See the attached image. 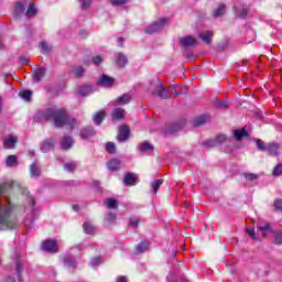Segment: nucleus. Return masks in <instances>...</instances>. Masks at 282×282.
Masks as SVG:
<instances>
[{"mask_svg": "<svg viewBox=\"0 0 282 282\" xmlns=\"http://www.w3.org/2000/svg\"><path fill=\"white\" fill-rule=\"evenodd\" d=\"M106 151L108 153H116V143L113 142L106 143Z\"/></svg>", "mask_w": 282, "mask_h": 282, "instance_id": "nucleus-45", "label": "nucleus"}, {"mask_svg": "<svg viewBox=\"0 0 282 282\" xmlns=\"http://www.w3.org/2000/svg\"><path fill=\"white\" fill-rule=\"evenodd\" d=\"M117 282H128L127 276H119Z\"/></svg>", "mask_w": 282, "mask_h": 282, "instance_id": "nucleus-59", "label": "nucleus"}, {"mask_svg": "<svg viewBox=\"0 0 282 282\" xmlns=\"http://www.w3.org/2000/svg\"><path fill=\"white\" fill-rule=\"evenodd\" d=\"M122 167V162L118 159H112L108 163L109 171H120Z\"/></svg>", "mask_w": 282, "mask_h": 282, "instance_id": "nucleus-18", "label": "nucleus"}, {"mask_svg": "<svg viewBox=\"0 0 282 282\" xmlns=\"http://www.w3.org/2000/svg\"><path fill=\"white\" fill-rule=\"evenodd\" d=\"M91 6V0H82V9L87 10Z\"/></svg>", "mask_w": 282, "mask_h": 282, "instance_id": "nucleus-51", "label": "nucleus"}, {"mask_svg": "<svg viewBox=\"0 0 282 282\" xmlns=\"http://www.w3.org/2000/svg\"><path fill=\"white\" fill-rule=\"evenodd\" d=\"M3 110V97L0 96V113Z\"/></svg>", "mask_w": 282, "mask_h": 282, "instance_id": "nucleus-60", "label": "nucleus"}, {"mask_svg": "<svg viewBox=\"0 0 282 282\" xmlns=\"http://www.w3.org/2000/svg\"><path fill=\"white\" fill-rule=\"evenodd\" d=\"M223 14H226V6L220 4L218 9L214 11L213 15L215 19H217V17H223Z\"/></svg>", "mask_w": 282, "mask_h": 282, "instance_id": "nucleus-38", "label": "nucleus"}, {"mask_svg": "<svg viewBox=\"0 0 282 282\" xmlns=\"http://www.w3.org/2000/svg\"><path fill=\"white\" fill-rule=\"evenodd\" d=\"M199 39H202V41H204V43H206L207 45H210V43H213V32L210 31H205L203 33H199Z\"/></svg>", "mask_w": 282, "mask_h": 282, "instance_id": "nucleus-20", "label": "nucleus"}, {"mask_svg": "<svg viewBox=\"0 0 282 282\" xmlns=\"http://www.w3.org/2000/svg\"><path fill=\"white\" fill-rule=\"evenodd\" d=\"M106 219H107V221H110V223L116 221V214H113V213L107 214Z\"/></svg>", "mask_w": 282, "mask_h": 282, "instance_id": "nucleus-52", "label": "nucleus"}, {"mask_svg": "<svg viewBox=\"0 0 282 282\" xmlns=\"http://www.w3.org/2000/svg\"><path fill=\"white\" fill-rule=\"evenodd\" d=\"M216 107H218L219 109H228V104L226 101H218L216 104Z\"/></svg>", "mask_w": 282, "mask_h": 282, "instance_id": "nucleus-53", "label": "nucleus"}, {"mask_svg": "<svg viewBox=\"0 0 282 282\" xmlns=\"http://www.w3.org/2000/svg\"><path fill=\"white\" fill-rule=\"evenodd\" d=\"M17 272L18 276H21V272H23V264L20 261L17 262Z\"/></svg>", "mask_w": 282, "mask_h": 282, "instance_id": "nucleus-55", "label": "nucleus"}, {"mask_svg": "<svg viewBox=\"0 0 282 282\" xmlns=\"http://www.w3.org/2000/svg\"><path fill=\"white\" fill-rule=\"evenodd\" d=\"M149 90L151 91V94H153V96H159V98H175V96H182V94H186L188 91V88H186V86L164 88L162 82L155 80L150 84Z\"/></svg>", "mask_w": 282, "mask_h": 282, "instance_id": "nucleus-3", "label": "nucleus"}, {"mask_svg": "<svg viewBox=\"0 0 282 282\" xmlns=\"http://www.w3.org/2000/svg\"><path fill=\"white\" fill-rule=\"evenodd\" d=\"M75 78H83L85 76V68L83 66H76L73 68Z\"/></svg>", "mask_w": 282, "mask_h": 282, "instance_id": "nucleus-33", "label": "nucleus"}, {"mask_svg": "<svg viewBox=\"0 0 282 282\" xmlns=\"http://www.w3.org/2000/svg\"><path fill=\"white\" fill-rule=\"evenodd\" d=\"M79 135L82 140H89V138L96 135V131L94 127H86L80 130Z\"/></svg>", "mask_w": 282, "mask_h": 282, "instance_id": "nucleus-15", "label": "nucleus"}, {"mask_svg": "<svg viewBox=\"0 0 282 282\" xmlns=\"http://www.w3.org/2000/svg\"><path fill=\"white\" fill-rule=\"evenodd\" d=\"M106 206H108V208H118V200L116 198H108L105 200Z\"/></svg>", "mask_w": 282, "mask_h": 282, "instance_id": "nucleus-39", "label": "nucleus"}, {"mask_svg": "<svg viewBox=\"0 0 282 282\" xmlns=\"http://www.w3.org/2000/svg\"><path fill=\"white\" fill-rule=\"evenodd\" d=\"M127 111L122 108H115L112 111V120H122Z\"/></svg>", "mask_w": 282, "mask_h": 282, "instance_id": "nucleus-23", "label": "nucleus"}, {"mask_svg": "<svg viewBox=\"0 0 282 282\" xmlns=\"http://www.w3.org/2000/svg\"><path fill=\"white\" fill-rule=\"evenodd\" d=\"M180 45H182V47H193L197 45V40L192 35H187L180 39Z\"/></svg>", "mask_w": 282, "mask_h": 282, "instance_id": "nucleus-13", "label": "nucleus"}, {"mask_svg": "<svg viewBox=\"0 0 282 282\" xmlns=\"http://www.w3.org/2000/svg\"><path fill=\"white\" fill-rule=\"evenodd\" d=\"M258 230L262 234V237H268V232H272V227L270 223H265L264 225L258 226Z\"/></svg>", "mask_w": 282, "mask_h": 282, "instance_id": "nucleus-25", "label": "nucleus"}, {"mask_svg": "<svg viewBox=\"0 0 282 282\" xmlns=\"http://www.w3.org/2000/svg\"><path fill=\"white\" fill-rule=\"evenodd\" d=\"M129 63V59H127V56L122 53L117 54V65L118 67H124Z\"/></svg>", "mask_w": 282, "mask_h": 282, "instance_id": "nucleus-28", "label": "nucleus"}, {"mask_svg": "<svg viewBox=\"0 0 282 282\" xmlns=\"http://www.w3.org/2000/svg\"><path fill=\"white\" fill-rule=\"evenodd\" d=\"M130 129L128 128V126H120L119 127V133L117 135V140H119V142H127V140H129V133H130Z\"/></svg>", "mask_w": 282, "mask_h": 282, "instance_id": "nucleus-11", "label": "nucleus"}, {"mask_svg": "<svg viewBox=\"0 0 282 282\" xmlns=\"http://www.w3.org/2000/svg\"><path fill=\"white\" fill-rule=\"evenodd\" d=\"M93 265H99L100 264V258H95L91 260Z\"/></svg>", "mask_w": 282, "mask_h": 282, "instance_id": "nucleus-58", "label": "nucleus"}, {"mask_svg": "<svg viewBox=\"0 0 282 282\" xmlns=\"http://www.w3.org/2000/svg\"><path fill=\"white\" fill-rule=\"evenodd\" d=\"M42 120H52L54 126L57 128L65 127L67 124L72 130L74 127H76V119L69 118V115H67V110H65V108H47L42 113Z\"/></svg>", "mask_w": 282, "mask_h": 282, "instance_id": "nucleus-1", "label": "nucleus"}, {"mask_svg": "<svg viewBox=\"0 0 282 282\" xmlns=\"http://www.w3.org/2000/svg\"><path fill=\"white\" fill-rule=\"evenodd\" d=\"M245 177L249 182H254V180H259V175L252 173H245Z\"/></svg>", "mask_w": 282, "mask_h": 282, "instance_id": "nucleus-47", "label": "nucleus"}, {"mask_svg": "<svg viewBox=\"0 0 282 282\" xmlns=\"http://www.w3.org/2000/svg\"><path fill=\"white\" fill-rule=\"evenodd\" d=\"M43 76H45V68L44 67H37L33 72V83H41V80H43Z\"/></svg>", "mask_w": 282, "mask_h": 282, "instance_id": "nucleus-16", "label": "nucleus"}, {"mask_svg": "<svg viewBox=\"0 0 282 282\" xmlns=\"http://www.w3.org/2000/svg\"><path fill=\"white\" fill-rule=\"evenodd\" d=\"M138 149H139L140 153H145L147 155H149V153H153V151H155V147H153V144H151V142H149V141H143V142L139 143Z\"/></svg>", "mask_w": 282, "mask_h": 282, "instance_id": "nucleus-12", "label": "nucleus"}, {"mask_svg": "<svg viewBox=\"0 0 282 282\" xmlns=\"http://www.w3.org/2000/svg\"><path fill=\"white\" fill-rule=\"evenodd\" d=\"M138 224H140L139 219H137V218L130 219V226H132V228H138Z\"/></svg>", "mask_w": 282, "mask_h": 282, "instance_id": "nucleus-54", "label": "nucleus"}, {"mask_svg": "<svg viewBox=\"0 0 282 282\" xmlns=\"http://www.w3.org/2000/svg\"><path fill=\"white\" fill-rule=\"evenodd\" d=\"M78 163L74 161L64 164V169L65 171H68V173H74V171H76Z\"/></svg>", "mask_w": 282, "mask_h": 282, "instance_id": "nucleus-34", "label": "nucleus"}, {"mask_svg": "<svg viewBox=\"0 0 282 282\" xmlns=\"http://www.w3.org/2000/svg\"><path fill=\"white\" fill-rule=\"evenodd\" d=\"M89 64H90L89 61L87 59L84 61V65H89Z\"/></svg>", "mask_w": 282, "mask_h": 282, "instance_id": "nucleus-63", "label": "nucleus"}, {"mask_svg": "<svg viewBox=\"0 0 282 282\" xmlns=\"http://www.w3.org/2000/svg\"><path fill=\"white\" fill-rule=\"evenodd\" d=\"M6 188L0 185V197L3 196ZM14 212V205L10 199L0 200V230H14L17 228V220L10 219Z\"/></svg>", "mask_w": 282, "mask_h": 282, "instance_id": "nucleus-2", "label": "nucleus"}, {"mask_svg": "<svg viewBox=\"0 0 282 282\" xmlns=\"http://www.w3.org/2000/svg\"><path fill=\"white\" fill-rule=\"evenodd\" d=\"M94 90L91 89V86L85 85L78 88L79 96H89Z\"/></svg>", "mask_w": 282, "mask_h": 282, "instance_id": "nucleus-31", "label": "nucleus"}, {"mask_svg": "<svg viewBox=\"0 0 282 282\" xmlns=\"http://www.w3.org/2000/svg\"><path fill=\"white\" fill-rule=\"evenodd\" d=\"M273 206H274L275 210H281V213H282V199L281 198L275 199L273 203Z\"/></svg>", "mask_w": 282, "mask_h": 282, "instance_id": "nucleus-49", "label": "nucleus"}, {"mask_svg": "<svg viewBox=\"0 0 282 282\" xmlns=\"http://www.w3.org/2000/svg\"><path fill=\"white\" fill-rule=\"evenodd\" d=\"M116 102H118V105H129V102H131V95L123 94L116 100Z\"/></svg>", "mask_w": 282, "mask_h": 282, "instance_id": "nucleus-30", "label": "nucleus"}, {"mask_svg": "<svg viewBox=\"0 0 282 282\" xmlns=\"http://www.w3.org/2000/svg\"><path fill=\"white\" fill-rule=\"evenodd\" d=\"M42 248L46 252H51V254H56V252H58V245L56 243V240H52V239L45 240L42 243Z\"/></svg>", "mask_w": 282, "mask_h": 282, "instance_id": "nucleus-7", "label": "nucleus"}, {"mask_svg": "<svg viewBox=\"0 0 282 282\" xmlns=\"http://www.w3.org/2000/svg\"><path fill=\"white\" fill-rule=\"evenodd\" d=\"M228 140V137L226 134H218L216 139H208L204 142L205 147H217V144H223V142H226Z\"/></svg>", "mask_w": 282, "mask_h": 282, "instance_id": "nucleus-8", "label": "nucleus"}, {"mask_svg": "<svg viewBox=\"0 0 282 282\" xmlns=\"http://www.w3.org/2000/svg\"><path fill=\"white\" fill-rule=\"evenodd\" d=\"M232 133H234V138L236 140H238V142H239V141L243 140V138H247L248 130L242 128V129L234 130Z\"/></svg>", "mask_w": 282, "mask_h": 282, "instance_id": "nucleus-19", "label": "nucleus"}, {"mask_svg": "<svg viewBox=\"0 0 282 282\" xmlns=\"http://www.w3.org/2000/svg\"><path fill=\"white\" fill-rule=\"evenodd\" d=\"M169 18H159L145 29V34H155L156 32H161V30H164V28L169 25Z\"/></svg>", "mask_w": 282, "mask_h": 282, "instance_id": "nucleus-5", "label": "nucleus"}, {"mask_svg": "<svg viewBox=\"0 0 282 282\" xmlns=\"http://www.w3.org/2000/svg\"><path fill=\"white\" fill-rule=\"evenodd\" d=\"M17 142H19V137H14V135L10 134L3 139V148L4 149H14V147L17 145Z\"/></svg>", "mask_w": 282, "mask_h": 282, "instance_id": "nucleus-14", "label": "nucleus"}, {"mask_svg": "<svg viewBox=\"0 0 282 282\" xmlns=\"http://www.w3.org/2000/svg\"><path fill=\"white\" fill-rule=\"evenodd\" d=\"M272 175H274V177H279L282 175V163H279L272 171Z\"/></svg>", "mask_w": 282, "mask_h": 282, "instance_id": "nucleus-43", "label": "nucleus"}, {"mask_svg": "<svg viewBox=\"0 0 282 282\" xmlns=\"http://www.w3.org/2000/svg\"><path fill=\"white\" fill-rule=\"evenodd\" d=\"M149 246H151V242L150 241H141L137 247H135V250H137V254H142V252H147V250H149Z\"/></svg>", "mask_w": 282, "mask_h": 282, "instance_id": "nucleus-21", "label": "nucleus"}, {"mask_svg": "<svg viewBox=\"0 0 282 282\" xmlns=\"http://www.w3.org/2000/svg\"><path fill=\"white\" fill-rule=\"evenodd\" d=\"M36 12L37 10L36 7H34V2H30L25 15L30 19L32 17H36Z\"/></svg>", "mask_w": 282, "mask_h": 282, "instance_id": "nucleus-32", "label": "nucleus"}, {"mask_svg": "<svg viewBox=\"0 0 282 282\" xmlns=\"http://www.w3.org/2000/svg\"><path fill=\"white\" fill-rule=\"evenodd\" d=\"M210 120V116L208 115H203L200 117H197L194 119L193 124L195 127H202V124H205V122H208Z\"/></svg>", "mask_w": 282, "mask_h": 282, "instance_id": "nucleus-22", "label": "nucleus"}, {"mask_svg": "<svg viewBox=\"0 0 282 282\" xmlns=\"http://www.w3.org/2000/svg\"><path fill=\"white\" fill-rule=\"evenodd\" d=\"M118 43H119L120 47H122V43H124V39L118 37Z\"/></svg>", "mask_w": 282, "mask_h": 282, "instance_id": "nucleus-61", "label": "nucleus"}, {"mask_svg": "<svg viewBox=\"0 0 282 282\" xmlns=\"http://www.w3.org/2000/svg\"><path fill=\"white\" fill-rule=\"evenodd\" d=\"M20 63H21L22 65H28V63H30V59H29L28 57H25V56H22V57L20 58Z\"/></svg>", "mask_w": 282, "mask_h": 282, "instance_id": "nucleus-57", "label": "nucleus"}, {"mask_svg": "<svg viewBox=\"0 0 282 282\" xmlns=\"http://www.w3.org/2000/svg\"><path fill=\"white\" fill-rule=\"evenodd\" d=\"M124 186H135L138 184V176L135 173H126L123 176Z\"/></svg>", "mask_w": 282, "mask_h": 282, "instance_id": "nucleus-10", "label": "nucleus"}, {"mask_svg": "<svg viewBox=\"0 0 282 282\" xmlns=\"http://www.w3.org/2000/svg\"><path fill=\"white\" fill-rule=\"evenodd\" d=\"M30 171H31L32 177H39L41 175V167L36 163H33L31 165V170Z\"/></svg>", "mask_w": 282, "mask_h": 282, "instance_id": "nucleus-35", "label": "nucleus"}, {"mask_svg": "<svg viewBox=\"0 0 282 282\" xmlns=\"http://www.w3.org/2000/svg\"><path fill=\"white\" fill-rule=\"evenodd\" d=\"M237 17H239V19H246V17H248V9L243 8L242 10H237Z\"/></svg>", "mask_w": 282, "mask_h": 282, "instance_id": "nucleus-48", "label": "nucleus"}, {"mask_svg": "<svg viewBox=\"0 0 282 282\" xmlns=\"http://www.w3.org/2000/svg\"><path fill=\"white\" fill-rule=\"evenodd\" d=\"M106 117H107V112H105V110H101V111L97 112V113L94 116V122H95V124H97V126L102 124V121L105 120Z\"/></svg>", "mask_w": 282, "mask_h": 282, "instance_id": "nucleus-24", "label": "nucleus"}, {"mask_svg": "<svg viewBox=\"0 0 282 282\" xmlns=\"http://www.w3.org/2000/svg\"><path fill=\"white\" fill-rule=\"evenodd\" d=\"M102 61H104V58H102V56H100V55H97V56L93 57V63H94L96 66L100 65V63H102Z\"/></svg>", "mask_w": 282, "mask_h": 282, "instance_id": "nucleus-50", "label": "nucleus"}, {"mask_svg": "<svg viewBox=\"0 0 282 282\" xmlns=\"http://www.w3.org/2000/svg\"><path fill=\"white\" fill-rule=\"evenodd\" d=\"M256 147L258 151H265L268 155H271L272 158H278V155H281V144L278 142H269L265 143L261 139H254Z\"/></svg>", "mask_w": 282, "mask_h": 282, "instance_id": "nucleus-4", "label": "nucleus"}, {"mask_svg": "<svg viewBox=\"0 0 282 282\" xmlns=\"http://www.w3.org/2000/svg\"><path fill=\"white\" fill-rule=\"evenodd\" d=\"M84 230L86 235H94L96 232V227L89 223H85Z\"/></svg>", "mask_w": 282, "mask_h": 282, "instance_id": "nucleus-36", "label": "nucleus"}, {"mask_svg": "<svg viewBox=\"0 0 282 282\" xmlns=\"http://www.w3.org/2000/svg\"><path fill=\"white\" fill-rule=\"evenodd\" d=\"M21 98H23V100H31L32 98V91L31 90H24L22 93H20Z\"/></svg>", "mask_w": 282, "mask_h": 282, "instance_id": "nucleus-46", "label": "nucleus"}, {"mask_svg": "<svg viewBox=\"0 0 282 282\" xmlns=\"http://www.w3.org/2000/svg\"><path fill=\"white\" fill-rule=\"evenodd\" d=\"M74 145V139H72V137H64L62 139V149H72V147Z\"/></svg>", "mask_w": 282, "mask_h": 282, "instance_id": "nucleus-27", "label": "nucleus"}, {"mask_svg": "<svg viewBox=\"0 0 282 282\" xmlns=\"http://www.w3.org/2000/svg\"><path fill=\"white\" fill-rule=\"evenodd\" d=\"M185 124H186V121L184 120L176 123H172L164 129V133L165 135H173V133H177V131H182Z\"/></svg>", "mask_w": 282, "mask_h": 282, "instance_id": "nucleus-6", "label": "nucleus"}, {"mask_svg": "<svg viewBox=\"0 0 282 282\" xmlns=\"http://www.w3.org/2000/svg\"><path fill=\"white\" fill-rule=\"evenodd\" d=\"M64 264L67 268H73V270H76V259L72 256H65L64 257Z\"/></svg>", "mask_w": 282, "mask_h": 282, "instance_id": "nucleus-26", "label": "nucleus"}, {"mask_svg": "<svg viewBox=\"0 0 282 282\" xmlns=\"http://www.w3.org/2000/svg\"><path fill=\"white\" fill-rule=\"evenodd\" d=\"M164 184V180L159 178L151 183L152 193L155 195L160 191V186Z\"/></svg>", "mask_w": 282, "mask_h": 282, "instance_id": "nucleus-29", "label": "nucleus"}, {"mask_svg": "<svg viewBox=\"0 0 282 282\" xmlns=\"http://www.w3.org/2000/svg\"><path fill=\"white\" fill-rule=\"evenodd\" d=\"M116 79L113 77H109L108 75H101V77L97 80V85L100 87H113Z\"/></svg>", "mask_w": 282, "mask_h": 282, "instance_id": "nucleus-9", "label": "nucleus"}, {"mask_svg": "<svg viewBox=\"0 0 282 282\" xmlns=\"http://www.w3.org/2000/svg\"><path fill=\"white\" fill-rule=\"evenodd\" d=\"M274 243L276 246H282V229L274 231Z\"/></svg>", "mask_w": 282, "mask_h": 282, "instance_id": "nucleus-37", "label": "nucleus"}, {"mask_svg": "<svg viewBox=\"0 0 282 282\" xmlns=\"http://www.w3.org/2000/svg\"><path fill=\"white\" fill-rule=\"evenodd\" d=\"M31 204H32V206H34V204H35V203H34V198L31 199Z\"/></svg>", "mask_w": 282, "mask_h": 282, "instance_id": "nucleus-64", "label": "nucleus"}, {"mask_svg": "<svg viewBox=\"0 0 282 282\" xmlns=\"http://www.w3.org/2000/svg\"><path fill=\"white\" fill-rule=\"evenodd\" d=\"M127 0H110L112 6H122Z\"/></svg>", "mask_w": 282, "mask_h": 282, "instance_id": "nucleus-56", "label": "nucleus"}, {"mask_svg": "<svg viewBox=\"0 0 282 282\" xmlns=\"http://www.w3.org/2000/svg\"><path fill=\"white\" fill-rule=\"evenodd\" d=\"M40 47H41L43 54H47L48 52H52V46H50V44H47V42H41Z\"/></svg>", "mask_w": 282, "mask_h": 282, "instance_id": "nucleus-42", "label": "nucleus"}, {"mask_svg": "<svg viewBox=\"0 0 282 282\" xmlns=\"http://www.w3.org/2000/svg\"><path fill=\"white\" fill-rule=\"evenodd\" d=\"M14 12H15V14H23V12H25V6L23 4V2L15 3Z\"/></svg>", "mask_w": 282, "mask_h": 282, "instance_id": "nucleus-40", "label": "nucleus"}, {"mask_svg": "<svg viewBox=\"0 0 282 282\" xmlns=\"http://www.w3.org/2000/svg\"><path fill=\"white\" fill-rule=\"evenodd\" d=\"M7 166H17V155H9L7 158Z\"/></svg>", "mask_w": 282, "mask_h": 282, "instance_id": "nucleus-44", "label": "nucleus"}, {"mask_svg": "<svg viewBox=\"0 0 282 282\" xmlns=\"http://www.w3.org/2000/svg\"><path fill=\"white\" fill-rule=\"evenodd\" d=\"M7 282H17V280H15L13 276H9V278L7 279Z\"/></svg>", "mask_w": 282, "mask_h": 282, "instance_id": "nucleus-62", "label": "nucleus"}, {"mask_svg": "<svg viewBox=\"0 0 282 282\" xmlns=\"http://www.w3.org/2000/svg\"><path fill=\"white\" fill-rule=\"evenodd\" d=\"M55 141L54 139H46L41 144V150L43 153H47V151H52L54 149Z\"/></svg>", "mask_w": 282, "mask_h": 282, "instance_id": "nucleus-17", "label": "nucleus"}, {"mask_svg": "<svg viewBox=\"0 0 282 282\" xmlns=\"http://www.w3.org/2000/svg\"><path fill=\"white\" fill-rule=\"evenodd\" d=\"M246 232L247 235L253 240V241H258L259 238L257 237V234L254 232V228L253 227H247L246 228Z\"/></svg>", "mask_w": 282, "mask_h": 282, "instance_id": "nucleus-41", "label": "nucleus"}]
</instances>
